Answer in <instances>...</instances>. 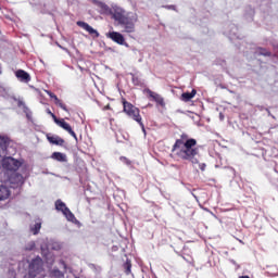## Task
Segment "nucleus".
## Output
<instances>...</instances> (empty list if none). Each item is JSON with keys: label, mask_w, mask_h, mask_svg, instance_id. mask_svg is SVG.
Here are the masks:
<instances>
[{"label": "nucleus", "mask_w": 278, "mask_h": 278, "mask_svg": "<svg viewBox=\"0 0 278 278\" xmlns=\"http://www.w3.org/2000/svg\"><path fill=\"white\" fill-rule=\"evenodd\" d=\"M261 55H270V52L263 50V51H261Z\"/></svg>", "instance_id": "obj_28"}, {"label": "nucleus", "mask_w": 278, "mask_h": 278, "mask_svg": "<svg viewBox=\"0 0 278 278\" xmlns=\"http://www.w3.org/2000/svg\"><path fill=\"white\" fill-rule=\"evenodd\" d=\"M55 207L59 212H62V214L67 220H70V223H75V220H77L73 212H71V210L66 206L64 202H62V200H58L55 202Z\"/></svg>", "instance_id": "obj_5"}, {"label": "nucleus", "mask_w": 278, "mask_h": 278, "mask_svg": "<svg viewBox=\"0 0 278 278\" xmlns=\"http://www.w3.org/2000/svg\"><path fill=\"white\" fill-rule=\"evenodd\" d=\"M167 10H175V5L167 7Z\"/></svg>", "instance_id": "obj_30"}, {"label": "nucleus", "mask_w": 278, "mask_h": 278, "mask_svg": "<svg viewBox=\"0 0 278 278\" xmlns=\"http://www.w3.org/2000/svg\"><path fill=\"white\" fill-rule=\"evenodd\" d=\"M197 96V90H192L191 92H185L181 94V101L188 102L191 101V99H194Z\"/></svg>", "instance_id": "obj_18"}, {"label": "nucleus", "mask_w": 278, "mask_h": 278, "mask_svg": "<svg viewBox=\"0 0 278 278\" xmlns=\"http://www.w3.org/2000/svg\"><path fill=\"white\" fill-rule=\"evenodd\" d=\"M60 265L62 266L63 270H66V263H64V261H60Z\"/></svg>", "instance_id": "obj_27"}, {"label": "nucleus", "mask_w": 278, "mask_h": 278, "mask_svg": "<svg viewBox=\"0 0 278 278\" xmlns=\"http://www.w3.org/2000/svg\"><path fill=\"white\" fill-rule=\"evenodd\" d=\"M41 227H42L41 223H36L34 225V227L31 228V231L34 232L35 236L38 233V231H40Z\"/></svg>", "instance_id": "obj_22"}, {"label": "nucleus", "mask_w": 278, "mask_h": 278, "mask_svg": "<svg viewBox=\"0 0 278 278\" xmlns=\"http://www.w3.org/2000/svg\"><path fill=\"white\" fill-rule=\"evenodd\" d=\"M48 141L51 144H56L59 147H62V144H64V139L60 138L59 136L48 137Z\"/></svg>", "instance_id": "obj_16"}, {"label": "nucleus", "mask_w": 278, "mask_h": 278, "mask_svg": "<svg viewBox=\"0 0 278 278\" xmlns=\"http://www.w3.org/2000/svg\"><path fill=\"white\" fill-rule=\"evenodd\" d=\"M47 113L50 114V116L53 118L54 123L59 125V127H62V129H65V131L71 134L77 142V135L75 134V131L68 123L64 122V119H58V117L55 116V114L51 112V110H48Z\"/></svg>", "instance_id": "obj_4"}, {"label": "nucleus", "mask_w": 278, "mask_h": 278, "mask_svg": "<svg viewBox=\"0 0 278 278\" xmlns=\"http://www.w3.org/2000/svg\"><path fill=\"white\" fill-rule=\"evenodd\" d=\"M10 198V189L5 185H0V201H5Z\"/></svg>", "instance_id": "obj_15"}, {"label": "nucleus", "mask_w": 278, "mask_h": 278, "mask_svg": "<svg viewBox=\"0 0 278 278\" xmlns=\"http://www.w3.org/2000/svg\"><path fill=\"white\" fill-rule=\"evenodd\" d=\"M51 157L52 160H56V162H67L66 154L62 152H53Z\"/></svg>", "instance_id": "obj_17"}, {"label": "nucleus", "mask_w": 278, "mask_h": 278, "mask_svg": "<svg viewBox=\"0 0 278 278\" xmlns=\"http://www.w3.org/2000/svg\"><path fill=\"white\" fill-rule=\"evenodd\" d=\"M111 15L112 18H114V21H117V23H119L121 25L122 23H125V21L128 18L129 13L125 15V10L119 7H113Z\"/></svg>", "instance_id": "obj_7"}, {"label": "nucleus", "mask_w": 278, "mask_h": 278, "mask_svg": "<svg viewBox=\"0 0 278 278\" xmlns=\"http://www.w3.org/2000/svg\"><path fill=\"white\" fill-rule=\"evenodd\" d=\"M125 268H126V275H129L131 273V262L127 261L125 263Z\"/></svg>", "instance_id": "obj_25"}, {"label": "nucleus", "mask_w": 278, "mask_h": 278, "mask_svg": "<svg viewBox=\"0 0 278 278\" xmlns=\"http://www.w3.org/2000/svg\"><path fill=\"white\" fill-rule=\"evenodd\" d=\"M46 92L48 96H50L51 99H54L55 105H59V108H61V110H64V112H68V109H66V104L62 103V100H59L58 96L49 90H46Z\"/></svg>", "instance_id": "obj_14"}, {"label": "nucleus", "mask_w": 278, "mask_h": 278, "mask_svg": "<svg viewBox=\"0 0 278 278\" xmlns=\"http://www.w3.org/2000/svg\"><path fill=\"white\" fill-rule=\"evenodd\" d=\"M17 105L18 108H22L23 112L26 113L27 118H29V115L31 114V112L29 111V108L25 105V102H23L22 100H18Z\"/></svg>", "instance_id": "obj_20"}, {"label": "nucleus", "mask_w": 278, "mask_h": 278, "mask_svg": "<svg viewBox=\"0 0 278 278\" xmlns=\"http://www.w3.org/2000/svg\"><path fill=\"white\" fill-rule=\"evenodd\" d=\"M123 105H124L125 114H127V116H130V118L139 123L143 134L147 135V130L144 129V124L142 123V117L140 116V110L127 101H124Z\"/></svg>", "instance_id": "obj_2"}, {"label": "nucleus", "mask_w": 278, "mask_h": 278, "mask_svg": "<svg viewBox=\"0 0 278 278\" xmlns=\"http://www.w3.org/2000/svg\"><path fill=\"white\" fill-rule=\"evenodd\" d=\"M219 119L225 121V115H223V113H219Z\"/></svg>", "instance_id": "obj_29"}, {"label": "nucleus", "mask_w": 278, "mask_h": 278, "mask_svg": "<svg viewBox=\"0 0 278 278\" xmlns=\"http://www.w3.org/2000/svg\"><path fill=\"white\" fill-rule=\"evenodd\" d=\"M15 77H17V79L20 81H23L24 84H29V81H31V77L29 76V73L23 71V70H18L15 72Z\"/></svg>", "instance_id": "obj_12"}, {"label": "nucleus", "mask_w": 278, "mask_h": 278, "mask_svg": "<svg viewBox=\"0 0 278 278\" xmlns=\"http://www.w3.org/2000/svg\"><path fill=\"white\" fill-rule=\"evenodd\" d=\"M34 249H36V242L34 241H30L25 245L26 251H34Z\"/></svg>", "instance_id": "obj_23"}, {"label": "nucleus", "mask_w": 278, "mask_h": 278, "mask_svg": "<svg viewBox=\"0 0 278 278\" xmlns=\"http://www.w3.org/2000/svg\"><path fill=\"white\" fill-rule=\"evenodd\" d=\"M146 92L149 94V97L151 99H153L155 101V103H157L159 105L164 106V98H162V96H160L156 92L151 91L150 89H147Z\"/></svg>", "instance_id": "obj_13"}, {"label": "nucleus", "mask_w": 278, "mask_h": 278, "mask_svg": "<svg viewBox=\"0 0 278 278\" xmlns=\"http://www.w3.org/2000/svg\"><path fill=\"white\" fill-rule=\"evenodd\" d=\"M0 75H1V67H0Z\"/></svg>", "instance_id": "obj_31"}, {"label": "nucleus", "mask_w": 278, "mask_h": 278, "mask_svg": "<svg viewBox=\"0 0 278 278\" xmlns=\"http://www.w3.org/2000/svg\"><path fill=\"white\" fill-rule=\"evenodd\" d=\"M108 38H111V40L117 45H125V37H123L121 33L111 31L108 34Z\"/></svg>", "instance_id": "obj_11"}, {"label": "nucleus", "mask_w": 278, "mask_h": 278, "mask_svg": "<svg viewBox=\"0 0 278 278\" xmlns=\"http://www.w3.org/2000/svg\"><path fill=\"white\" fill-rule=\"evenodd\" d=\"M138 22V15L136 13H128V18L122 22L124 31L126 34H134L136 31V23Z\"/></svg>", "instance_id": "obj_3"}, {"label": "nucleus", "mask_w": 278, "mask_h": 278, "mask_svg": "<svg viewBox=\"0 0 278 278\" xmlns=\"http://www.w3.org/2000/svg\"><path fill=\"white\" fill-rule=\"evenodd\" d=\"M172 152L180 160H188L192 164H199L197 155H199V148H197L195 139H188V135H181L180 139H177Z\"/></svg>", "instance_id": "obj_1"}, {"label": "nucleus", "mask_w": 278, "mask_h": 278, "mask_svg": "<svg viewBox=\"0 0 278 278\" xmlns=\"http://www.w3.org/2000/svg\"><path fill=\"white\" fill-rule=\"evenodd\" d=\"M52 275L53 277L62 278L64 277V271H61L60 269H53Z\"/></svg>", "instance_id": "obj_24"}, {"label": "nucleus", "mask_w": 278, "mask_h": 278, "mask_svg": "<svg viewBox=\"0 0 278 278\" xmlns=\"http://www.w3.org/2000/svg\"><path fill=\"white\" fill-rule=\"evenodd\" d=\"M0 97H3V99H10V89L3 87V85H0Z\"/></svg>", "instance_id": "obj_19"}, {"label": "nucleus", "mask_w": 278, "mask_h": 278, "mask_svg": "<svg viewBox=\"0 0 278 278\" xmlns=\"http://www.w3.org/2000/svg\"><path fill=\"white\" fill-rule=\"evenodd\" d=\"M93 3H94V5H97V8H99L100 14H106L108 16H110V14H112V9L104 2L99 1V0H93Z\"/></svg>", "instance_id": "obj_9"}, {"label": "nucleus", "mask_w": 278, "mask_h": 278, "mask_svg": "<svg viewBox=\"0 0 278 278\" xmlns=\"http://www.w3.org/2000/svg\"><path fill=\"white\" fill-rule=\"evenodd\" d=\"M48 249H52V251H60V249H62V243L58 241H51L48 245Z\"/></svg>", "instance_id": "obj_21"}, {"label": "nucleus", "mask_w": 278, "mask_h": 278, "mask_svg": "<svg viewBox=\"0 0 278 278\" xmlns=\"http://www.w3.org/2000/svg\"><path fill=\"white\" fill-rule=\"evenodd\" d=\"M198 165H199L200 170H205V168L207 166V165H205V163L199 164V161H198Z\"/></svg>", "instance_id": "obj_26"}, {"label": "nucleus", "mask_w": 278, "mask_h": 278, "mask_svg": "<svg viewBox=\"0 0 278 278\" xmlns=\"http://www.w3.org/2000/svg\"><path fill=\"white\" fill-rule=\"evenodd\" d=\"M2 167L5 170H18V167L21 166V162L15 160L14 157L8 156L2 157Z\"/></svg>", "instance_id": "obj_6"}, {"label": "nucleus", "mask_w": 278, "mask_h": 278, "mask_svg": "<svg viewBox=\"0 0 278 278\" xmlns=\"http://www.w3.org/2000/svg\"><path fill=\"white\" fill-rule=\"evenodd\" d=\"M78 27H81V29H85V31H88V34H91L96 36V38H99V31H97V29L92 28V26H90L88 23L86 22H77Z\"/></svg>", "instance_id": "obj_10"}, {"label": "nucleus", "mask_w": 278, "mask_h": 278, "mask_svg": "<svg viewBox=\"0 0 278 278\" xmlns=\"http://www.w3.org/2000/svg\"><path fill=\"white\" fill-rule=\"evenodd\" d=\"M8 144H10V139L8 137H0V161L8 155Z\"/></svg>", "instance_id": "obj_8"}]
</instances>
